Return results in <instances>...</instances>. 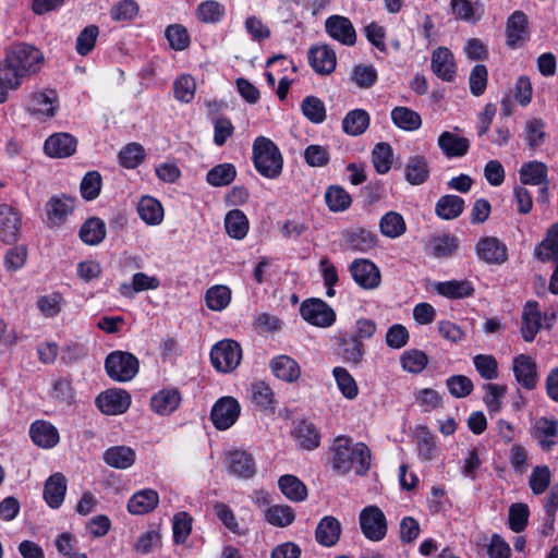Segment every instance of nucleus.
<instances>
[{
  "label": "nucleus",
  "instance_id": "obj_1",
  "mask_svg": "<svg viewBox=\"0 0 558 558\" xmlns=\"http://www.w3.org/2000/svg\"><path fill=\"white\" fill-rule=\"evenodd\" d=\"M43 64L44 54L39 49L27 44L13 45L0 64V82L16 89L26 77L39 72Z\"/></svg>",
  "mask_w": 558,
  "mask_h": 558
},
{
  "label": "nucleus",
  "instance_id": "obj_2",
  "mask_svg": "<svg viewBox=\"0 0 558 558\" xmlns=\"http://www.w3.org/2000/svg\"><path fill=\"white\" fill-rule=\"evenodd\" d=\"M332 450V469L341 475L353 472L365 475L371 468V450L364 442H355L347 436L335 439Z\"/></svg>",
  "mask_w": 558,
  "mask_h": 558
},
{
  "label": "nucleus",
  "instance_id": "obj_3",
  "mask_svg": "<svg viewBox=\"0 0 558 558\" xmlns=\"http://www.w3.org/2000/svg\"><path fill=\"white\" fill-rule=\"evenodd\" d=\"M252 161L255 170L264 178L275 180L283 169V156L279 147L268 137L258 136L252 146Z\"/></svg>",
  "mask_w": 558,
  "mask_h": 558
},
{
  "label": "nucleus",
  "instance_id": "obj_4",
  "mask_svg": "<svg viewBox=\"0 0 558 558\" xmlns=\"http://www.w3.org/2000/svg\"><path fill=\"white\" fill-rule=\"evenodd\" d=\"M105 368L111 379L130 381L138 372V360L129 352L113 351L107 356Z\"/></svg>",
  "mask_w": 558,
  "mask_h": 558
},
{
  "label": "nucleus",
  "instance_id": "obj_5",
  "mask_svg": "<svg viewBox=\"0 0 558 558\" xmlns=\"http://www.w3.org/2000/svg\"><path fill=\"white\" fill-rule=\"evenodd\" d=\"M25 108L36 120L45 121L56 114L58 95L49 88L33 90L25 99Z\"/></svg>",
  "mask_w": 558,
  "mask_h": 558
},
{
  "label": "nucleus",
  "instance_id": "obj_6",
  "mask_svg": "<svg viewBox=\"0 0 558 558\" xmlns=\"http://www.w3.org/2000/svg\"><path fill=\"white\" fill-rule=\"evenodd\" d=\"M210 360L215 369L220 373H230L239 366L242 360L241 347L233 340L219 341L210 351Z\"/></svg>",
  "mask_w": 558,
  "mask_h": 558
},
{
  "label": "nucleus",
  "instance_id": "obj_7",
  "mask_svg": "<svg viewBox=\"0 0 558 558\" xmlns=\"http://www.w3.org/2000/svg\"><path fill=\"white\" fill-rule=\"evenodd\" d=\"M362 534L371 542L383 541L388 532V521L377 506L363 508L359 515Z\"/></svg>",
  "mask_w": 558,
  "mask_h": 558
},
{
  "label": "nucleus",
  "instance_id": "obj_8",
  "mask_svg": "<svg viewBox=\"0 0 558 558\" xmlns=\"http://www.w3.org/2000/svg\"><path fill=\"white\" fill-rule=\"evenodd\" d=\"M241 412L240 403L233 397H221L213 405L210 420L218 430H227L235 424Z\"/></svg>",
  "mask_w": 558,
  "mask_h": 558
},
{
  "label": "nucleus",
  "instance_id": "obj_9",
  "mask_svg": "<svg viewBox=\"0 0 558 558\" xmlns=\"http://www.w3.org/2000/svg\"><path fill=\"white\" fill-rule=\"evenodd\" d=\"M301 316L308 324L327 328L336 322L335 311L319 299H310L302 303L300 307Z\"/></svg>",
  "mask_w": 558,
  "mask_h": 558
},
{
  "label": "nucleus",
  "instance_id": "obj_10",
  "mask_svg": "<svg viewBox=\"0 0 558 558\" xmlns=\"http://www.w3.org/2000/svg\"><path fill=\"white\" fill-rule=\"evenodd\" d=\"M228 472L239 478H251L256 473V463L246 450L234 449L226 453L223 461Z\"/></svg>",
  "mask_w": 558,
  "mask_h": 558
},
{
  "label": "nucleus",
  "instance_id": "obj_11",
  "mask_svg": "<svg viewBox=\"0 0 558 558\" xmlns=\"http://www.w3.org/2000/svg\"><path fill=\"white\" fill-rule=\"evenodd\" d=\"M308 63L319 75L331 74L337 66L336 51L327 44L313 45L307 52Z\"/></svg>",
  "mask_w": 558,
  "mask_h": 558
},
{
  "label": "nucleus",
  "instance_id": "obj_12",
  "mask_svg": "<svg viewBox=\"0 0 558 558\" xmlns=\"http://www.w3.org/2000/svg\"><path fill=\"white\" fill-rule=\"evenodd\" d=\"M96 404L107 415H119L130 408L131 396L123 389H108L97 397Z\"/></svg>",
  "mask_w": 558,
  "mask_h": 558
},
{
  "label": "nucleus",
  "instance_id": "obj_13",
  "mask_svg": "<svg viewBox=\"0 0 558 558\" xmlns=\"http://www.w3.org/2000/svg\"><path fill=\"white\" fill-rule=\"evenodd\" d=\"M325 31L329 37L343 46H353L356 43V32L352 22L342 15H330L325 21Z\"/></svg>",
  "mask_w": 558,
  "mask_h": 558
},
{
  "label": "nucleus",
  "instance_id": "obj_14",
  "mask_svg": "<svg viewBox=\"0 0 558 558\" xmlns=\"http://www.w3.org/2000/svg\"><path fill=\"white\" fill-rule=\"evenodd\" d=\"M75 207V198L68 195L52 196L47 206V226L49 228H58L62 226L68 217L73 213Z\"/></svg>",
  "mask_w": 558,
  "mask_h": 558
},
{
  "label": "nucleus",
  "instance_id": "obj_15",
  "mask_svg": "<svg viewBox=\"0 0 558 558\" xmlns=\"http://www.w3.org/2000/svg\"><path fill=\"white\" fill-rule=\"evenodd\" d=\"M506 45L510 48H518L529 40V21L523 11H514L506 23Z\"/></svg>",
  "mask_w": 558,
  "mask_h": 558
},
{
  "label": "nucleus",
  "instance_id": "obj_16",
  "mask_svg": "<svg viewBox=\"0 0 558 558\" xmlns=\"http://www.w3.org/2000/svg\"><path fill=\"white\" fill-rule=\"evenodd\" d=\"M478 258L487 264L501 265L508 259L506 244L495 236H484L475 246Z\"/></svg>",
  "mask_w": 558,
  "mask_h": 558
},
{
  "label": "nucleus",
  "instance_id": "obj_17",
  "mask_svg": "<svg viewBox=\"0 0 558 558\" xmlns=\"http://www.w3.org/2000/svg\"><path fill=\"white\" fill-rule=\"evenodd\" d=\"M21 226V214L11 205L0 204V240L9 244L16 242Z\"/></svg>",
  "mask_w": 558,
  "mask_h": 558
},
{
  "label": "nucleus",
  "instance_id": "obj_18",
  "mask_svg": "<svg viewBox=\"0 0 558 558\" xmlns=\"http://www.w3.org/2000/svg\"><path fill=\"white\" fill-rule=\"evenodd\" d=\"M534 255L542 262L551 260L555 268L550 279H558V222L549 227L543 241L535 247Z\"/></svg>",
  "mask_w": 558,
  "mask_h": 558
},
{
  "label": "nucleus",
  "instance_id": "obj_19",
  "mask_svg": "<svg viewBox=\"0 0 558 558\" xmlns=\"http://www.w3.org/2000/svg\"><path fill=\"white\" fill-rule=\"evenodd\" d=\"M512 371L518 384L527 390H533L538 381L535 361L526 355L520 354L513 359Z\"/></svg>",
  "mask_w": 558,
  "mask_h": 558
},
{
  "label": "nucleus",
  "instance_id": "obj_20",
  "mask_svg": "<svg viewBox=\"0 0 558 558\" xmlns=\"http://www.w3.org/2000/svg\"><path fill=\"white\" fill-rule=\"evenodd\" d=\"M77 141L69 133H54L44 144V150L51 158H66L76 150Z\"/></svg>",
  "mask_w": 558,
  "mask_h": 558
},
{
  "label": "nucleus",
  "instance_id": "obj_21",
  "mask_svg": "<svg viewBox=\"0 0 558 558\" xmlns=\"http://www.w3.org/2000/svg\"><path fill=\"white\" fill-rule=\"evenodd\" d=\"M542 312L538 303L529 301L523 307L521 317V335L526 342H532L542 329Z\"/></svg>",
  "mask_w": 558,
  "mask_h": 558
},
{
  "label": "nucleus",
  "instance_id": "obj_22",
  "mask_svg": "<svg viewBox=\"0 0 558 558\" xmlns=\"http://www.w3.org/2000/svg\"><path fill=\"white\" fill-rule=\"evenodd\" d=\"M433 73L445 82H452L456 77V62L453 54L446 47H438L432 54Z\"/></svg>",
  "mask_w": 558,
  "mask_h": 558
},
{
  "label": "nucleus",
  "instance_id": "obj_23",
  "mask_svg": "<svg viewBox=\"0 0 558 558\" xmlns=\"http://www.w3.org/2000/svg\"><path fill=\"white\" fill-rule=\"evenodd\" d=\"M437 144L448 159L463 157L470 149V141L466 137L450 131H444L438 136Z\"/></svg>",
  "mask_w": 558,
  "mask_h": 558
},
{
  "label": "nucleus",
  "instance_id": "obj_24",
  "mask_svg": "<svg viewBox=\"0 0 558 558\" xmlns=\"http://www.w3.org/2000/svg\"><path fill=\"white\" fill-rule=\"evenodd\" d=\"M136 211L147 226H159L165 218L162 204L157 198L149 195H144L140 198Z\"/></svg>",
  "mask_w": 558,
  "mask_h": 558
},
{
  "label": "nucleus",
  "instance_id": "obj_25",
  "mask_svg": "<svg viewBox=\"0 0 558 558\" xmlns=\"http://www.w3.org/2000/svg\"><path fill=\"white\" fill-rule=\"evenodd\" d=\"M181 403V395L178 389L165 388L156 392L150 399V408L158 415H169Z\"/></svg>",
  "mask_w": 558,
  "mask_h": 558
},
{
  "label": "nucleus",
  "instance_id": "obj_26",
  "mask_svg": "<svg viewBox=\"0 0 558 558\" xmlns=\"http://www.w3.org/2000/svg\"><path fill=\"white\" fill-rule=\"evenodd\" d=\"M272 374L286 383H294L301 376L298 362L289 355H278L270 361Z\"/></svg>",
  "mask_w": 558,
  "mask_h": 558
},
{
  "label": "nucleus",
  "instance_id": "obj_27",
  "mask_svg": "<svg viewBox=\"0 0 558 558\" xmlns=\"http://www.w3.org/2000/svg\"><path fill=\"white\" fill-rule=\"evenodd\" d=\"M159 504V495L156 490L146 488L132 495L128 502V510L132 514H146L151 512Z\"/></svg>",
  "mask_w": 558,
  "mask_h": 558
},
{
  "label": "nucleus",
  "instance_id": "obj_28",
  "mask_svg": "<svg viewBox=\"0 0 558 558\" xmlns=\"http://www.w3.org/2000/svg\"><path fill=\"white\" fill-rule=\"evenodd\" d=\"M519 178L523 186L548 183V167L538 160L524 162L519 170Z\"/></svg>",
  "mask_w": 558,
  "mask_h": 558
},
{
  "label": "nucleus",
  "instance_id": "obj_29",
  "mask_svg": "<svg viewBox=\"0 0 558 558\" xmlns=\"http://www.w3.org/2000/svg\"><path fill=\"white\" fill-rule=\"evenodd\" d=\"M66 480L61 473H54L45 483L44 499L50 508L58 509L65 497Z\"/></svg>",
  "mask_w": 558,
  "mask_h": 558
},
{
  "label": "nucleus",
  "instance_id": "obj_30",
  "mask_svg": "<svg viewBox=\"0 0 558 558\" xmlns=\"http://www.w3.org/2000/svg\"><path fill=\"white\" fill-rule=\"evenodd\" d=\"M29 435L41 448H52L59 442L58 429L49 422L36 421L31 425Z\"/></svg>",
  "mask_w": 558,
  "mask_h": 558
},
{
  "label": "nucleus",
  "instance_id": "obj_31",
  "mask_svg": "<svg viewBox=\"0 0 558 558\" xmlns=\"http://www.w3.org/2000/svg\"><path fill=\"white\" fill-rule=\"evenodd\" d=\"M341 523L331 515L324 517L315 531V538L318 544L325 547L333 546L340 538Z\"/></svg>",
  "mask_w": 558,
  "mask_h": 558
},
{
  "label": "nucleus",
  "instance_id": "obj_32",
  "mask_svg": "<svg viewBox=\"0 0 558 558\" xmlns=\"http://www.w3.org/2000/svg\"><path fill=\"white\" fill-rule=\"evenodd\" d=\"M429 178L427 159L422 155L411 156L404 166V179L411 185H421Z\"/></svg>",
  "mask_w": 558,
  "mask_h": 558
},
{
  "label": "nucleus",
  "instance_id": "obj_33",
  "mask_svg": "<svg viewBox=\"0 0 558 558\" xmlns=\"http://www.w3.org/2000/svg\"><path fill=\"white\" fill-rule=\"evenodd\" d=\"M464 208L465 202L462 197L447 194L437 201L435 213L442 220H453L463 213Z\"/></svg>",
  "mask_w": 558,
  "mask_h": 558
},
{
  "label": "nucleus",
  "instance_id": "obj_34",
  "mask_svg": "<svg viewBox=\"0 0 558 558\" xmlns=\"http://www.w3.org/2000/svg\"><path fill=\"white\" fill-rule=\"evenodd\" d=\"M225 229L230 238L243 240L250 230V222L244 211L240 209L228 211L225 217Z\"/></svg>",
  "mask_w": 558,
  "mask_h": 558
},
{
  "label": "nucleus",
  "instance_id": "obj_35",
  "mask_svg": "<svg viewBox=\"0 0 558 558\" xmlns=\"http://www.w3.org/2000/svg\"><path fill=\"white\" fill-rule=\"evenodd\" d=\"M379 230L388 239H398L407 232V223L401 214L390 210L379 219Z\"/></svg>",
  "mask_w": 558,
  "mask_h": 558
},
{
  "label": "nucleus",
  "instance_id": "obj_36",
  "mask_svg": "<svg viewBox=\"0 0 558 558\" xmlns=\"http://www.w3.org/2000/svg\"><path fill=\"white\" fill-rule=\"evenodd\" d=\"M135 451L126 446H114L104 453L105 462L116 469H129L135 462Z\"/></svg>",
  "mask_w": 558,
  "mask_h": 558
},
{
  "label": "nucleus",
  "instance_id": "obj_37",
  "mask_svg": "<svg viewBox=\"0 0 558 558\" xmlns=\"http://www.w3.org/2000/svg\"><path fill=\"white\" fill-rule=\"evenodd\" d=\"M558 423L554 418L541 417L534 424V436L544 450H550L556 444Z\"/></svg>",
  "mask_w": 558,
  "mask_h": 558
},
{
  "label": "nucleus",
  "instance_id": "obj_38",
  "mask_svg": "<svg viewBox=\"0 0 558 558\" xmlns=\"http://www.w3.org/2000/svg\"><path fill=\"white\" fill-rule=\"evenodd\" d=\"M293 437L299 447L305 450H313L319 446L320 435L314 424L302 421L296 424Z\"/></svg>",
  "mask_w": 558,
  "mask_h": 558
},
{
  "label": "nucleus",
  "instance_id": "obj_39",
  "mask_svg": "<svg viewBox=\"0 0 558 558\" xmlns=\"http://www.w3.org/2000/svg\"><path fill=\"white\" fill-rule=\"evenodd\" d=\"M378 238L364 228H355L345 233L347 244L356 251L367 252L377 245Z\"/></svg>",
  "mask_w": 558,
  "mask_h": 558
},
{
  "label": "nucleus",
  "instance_id": "obj_40",
  "mask_svg": "<svg viewBox=\"0 0 558 558\" xmlns=\"http://www.w3.org/2000/svg\"><path fill=\"white\" fill-rule=\"evenodd\" d=\"M369 114L364 109L349 111L342 120L343 131L352 136L363 134L369 125Z\"/></svg>",
  "mask_w": 558,
  "mask_h": 558
},
{
  "label": "nucleus",
  "instance_id": "obj_41",
  "mask_svg": "<svg viewBox=\"0 0 558 558\" xmlns=\"http://www.w3.org/2000/svg\"><path fill=\"white\" fill-rule=\"evenodd\" d=\"M391 120L397 128L408 132L416 131L422 125L421 116L408 107L393 108Z\"/></svg>",
  "mask_w": 558,
  "mask_h": 558
},
{
  "label": "nucleus",
  "instance_id": "obj_42",
  "mask_svg": "<svg viewBox=\"0 0 558 558\" xmlns=\"http://www.w3.org/2000/svg\"><path fill=\"white\" fill-rule=\"evenodd\" d=\"M278 485L281 493L291 501L300 502L307 497L306 486L294 475H282Z\"/></svg>",
  "mask_w": 558,
  "mask_h": 558
},
{
  "label": "nucleus",
  "instance_id": "obj_43",
  "mask_svg": "<svg viewBox=\"0 0 558 558\" xmlns=\"http://www.w3.org/2000/svg\"><path fill=\"white\" fill-rule=\"evenodd\" d=\"M451 9L456 17L469 23H476L484 13L481 2L472 3L469 0H451Z\"/></svg>",
  "mask_w": 558,
  "mask_h": 558
},
{
  "label": "nucleus",
  "instance_id": "obj_44",
  "mask_svg": "<svg viewBox=\"0 0 558 558\" xmlns=\"http://www.w3.org/2000/svg\"><path fill=\"white\" fill-rule=\"evenodd\" d=\"M81 240L88 245H97L106 238V225L96 217L87 219L80 230Z\"/></svg>",
  "mask_w": 558,
  "mask_h": 558
},
{
  "label": "nucleus",
  "instance_id": "obj_45",
  "mask_svg": "<svg viewBox=\"0 0 558 558\" xmlns=\"http://www.w3.org/2000/svg\"><path fill=\"white\" fill-rule=\"evenodd\" d=\"M434 290L448 299H462L473 293L474 289L470 281H437Z\"/></svg>",
  "mask_w": 558,
  "mask_h": 558
},
{
  "label": "nucleus",
  "instance_id": "obj_46",
  "mask_svg": "<svg viewBox=\"0 0 558 558\" xmlns=\"http://www.w3.org/2000/svg\"><path fill=\"white\" fill-rule=\"evenodd\" d=\"M265 520L274 526L286 527L295 520V512L288 505H272L266 509Z\"/></svg>",
  "mask_w": 558,
  "mask_h": 558
},
{
  "label": "nucleus",
  "instance_id": "obj_47",
  "mask_svg": "<svg viewBox=\"0 0 558 558\" xmlns=\"http://www.w3.org/2000/svg\"><path fill=\"white\" fill-rule=\"evenodd\" d=\"M325 202L332 213L347 210L352 203L351 195L339 185H331L325 192Z\"/></svg>",
  "mask_w": 558,
  "mask_h": 558
},
{
  "label": "nucleus",
  "instance_id": "obj_48",
  "mask_svg": "<svg viewBox=\"0 0 558 558\" xmlns=\"http://www.w3.org/2000/svg\"><path fill=\"white\" fill-rule=\"evenodd\" d=\"M236 169L232 163H220L211 168L206 174V181L211 186H226L234 181Z\"/></svg>",
  "mask_w": 558,
  "mask_h": 558
},
{
  "label": "nucleus",
  "instance_id": "obj_49",
  "mask_svg": "<svg viewBox=\"0 0 558 558\" xmlns=\"http://www.w3.org/2000/svg\"><path fill=\"white\" fill-rule=\"evenodd\" d=\"M377 78V70L372 64H355L350 73V80L361 89L373 87Z\"/></svg>",
  "mask_w": 558,
  "mask_h": 558
},
{
  "label": "nucleus",
  "instance_id": "obj_50",
  "mask_svg": "<svg viewBox=\"0 0 558 558\" xmlns=\"http://www.w3.org/2000/svg\"><path fill=\"white\" fill-rule=\"evenodd\" d=\"M332 375L341 395L348 400H354L359 395V387L348 369L337 366L332 369Z\"/></svg>",
  "mask_w": 558,
  "mask_h": 558
},
{
  "label": "nucleus",
  "instance_id": "obj_51",
  "mask_svg": "<svg viewBox=\"0 0 558 558\" xmlns=\"http://www.w3.org/2000/svg\"><path fill=\"white\" fill-rule=\"evenodd\" d=\"M214 513L222 522V524L235 535H244L247 532L246 527H243L238 521L232 509L220 501H217L213 506Z\"/></svg>",
  "mask_w": 558,
  "mask_h": 558
},
{
  "label": "nucleus",
  "instance_id": "obj_52",
  "mask_svg": "<svg viewBox=\"0 0 558 558\" xmlns=\"http://www.w3.org/2000/svg\"><path fill=\"white\" fill-rule=\"evenodd\" d=\"M196 82L190 74H182L173 82V96L183 104H190L195 96Z\"/></svg>",
  "mask_w": 558,
  "mask_h": 558
},
{
  "label": "nucleus",
  "instance_id": "obj_53",
  "mask_svg": "<svg viewBox=\"0 0 558 558\" xmlns=\"http://www.w3.org/2000/svg\"><path fill=\"white\" fill-rule=\"evenodd\" d=\"M400 363L403 371L412 374H418L426 367L428 357L421 350L410 349L401 354Z\"/></svg>",
  "mask_w": 558,
  "mask_h": 558
},
{
  "label": "nucleus",
  "instance_id": "obj_54",
  "mask_svg": "<svg viewBox=\"0 0 558 558\" xmlns=\"http://www.w3.org/2000/svg\"><path fill=\"white\" fill-rule=\"evenodd\" d=\"M392 148L388 143H378L372 151V161L376 172L385 174L391 169L392 165Z\"/></svg>",
  "mask_w": 558,
  "mask_h": 558
},
{
  "label": "nucleus",
  "instance_id": "obj_55",
  "mask_svg": "<svg viewBox=\"0 0 558 558\" xmlns=\"http://www.w3.org/2000/svg\"><path fill=\"white\" fill-rule=\"evenodd\" d=\"M301 110L312 123L319 124L326 119L325 104L315 96H307L302 100Z\"/></svg>",
  "mask_w": 558,
  "mask_h": 558
},
{
  "label": "nucleus",
  "instance_id": "obj_56",
  "mask_svg": "<svg viewBox=\"0 0 558 558\" xmlns=\"http://www.w3.org/2000/svg\"><path fill=\"white\" fill-rule=\"evenodd\" d=\"M231 301V290L225 284L211 287L206 293L207 306L213 311H222Z\"/></svg>",
  "mask_w": 558,
  "mask_h": 558
},
{
  "label": "nucleus",
  "instance_id": "obj_57",
  "mask_svg": "<svg viewBox=\"0 0 558 558\" xmlns=\"http://www.w3.org/2000/svg\"><path fill=\"white\" fill-rule=\"evenodd\" d=\"M145 158V151L142 145L130 143L119 153V160L122 167L126 169H135Z\"/></svg>",
  "mask_w": 558,
  "mask_h": 558
},
{
  "label": "nucleus",
  "instance_id": "obj_58",
  "mask_svg": "<svg viewBox=\"0 0 558 558\" xmlns=\"http://www.w3.org/2000/svg\"><path fill=\"white\" fill-rule=\"evenodd\" d=\"M196 15L204 23H218L225 15V7L215 0L203 1L196 9Z\"/></svg>",
  "mask_w": 558,
  "mask_h": 558
},
{
  "label": "nucleus",
  "instance_id": "obj_59",
  "mask_svg": "<svg viewBox=\"0 0 558 558\" xmlns=\"http://www.w3.org/2000/svg\"><path fill=\"white\" fill-rule=\"evenodd\" d=\"M483 388L485 391L483 400L488 411L494 413L499 412L507 392V387L498 384H485Z\"/></svg>",
  "mask_w": 558,
  "mask_h": 558
},
{
  "label": "nucleus",
  "instance_id": "obj_60",
  "mask_svg": "<svg viewBox=\"0 0 558 558\" xmlns=\"http://www.w3.org/2000/svg\"><path fill=\"white\" fill-rule=\"evenodd\" d=\"M551 481V472L547 465L535 466L529 477V486L534 495L546 492Z\"/></svg>",
  "mask_w": 558,
  "mask_h": 558
},
{
  "label": "nucleus",
  "instance_id": "obj_61",
  "mask_svg": "<svg viewBox=\"0 0 558 558\" xmlns=\"http://www.w3.org/2000/svg\"><path fill=\"white\" fill-rule=\"evenodd\" d=\"M473 364L485 380H493L498 377V363L494 355L477 354L473 357Z\"/></svg>",
  "mask_w": 558,
  "mask_h": 558
},
{
  "label": "nucleus",
  "instance_id": "obj_62",
  "mask_svg": "<svg viewBox=\"0 0 558 558\" xmlns=\"http://www.w3.org/2000/svg\"><path fill=\"white\" fill-rule=\"evenodd\" d=\"M530 510L526 504H513L509 508L508 524L510 530L515 533L522 532L529 521Z\"/></svg>",
  "mask_w": 558,
  "mask_h": 558
},
{
  "label": "nucleus",
  "instance_id": "obj_63",
  "mask_svg": "<svg viewBox=\"0 0 558 558\" xmlns=\"http://www.w3.org/2000/svg\"><path fill=\"white\" fill-rule=\"evenodd\" d=\"M165 36L173 50L182 51L190 45L187 29L181 24L169 25L166 28Z\"/></svg>",
  "mask_w": 558,
  "mask_h": 558
},
{
  "label": "nucleus",
  "instance_id": "obj_64",
  "mask_svg": "<svg viewBox=\"0 0 558 558\" xmlns=\"http://www.w3.org/2000/svg\"><path fill=\"white\" fill-rule=\"evenodd\" d=\"M415 403L424 411L430 412L441 405L442 398L432 388L416 389L413 393Z\"/></svg>",
  "mask_w": 558,
  "mask_h": 558
}]
</instances>
